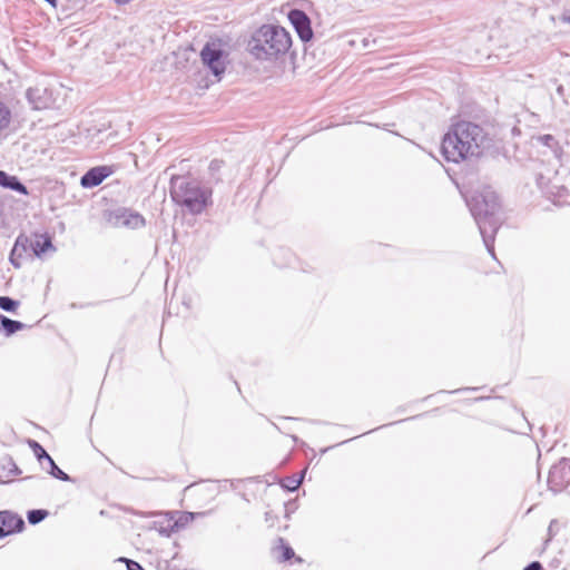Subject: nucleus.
<instances>
[{
  "mask_svg": "<svg viewBox=\"0 0 570 570\" xmlns=\"http://www.w3.org/2000/svg\"><path fill=\"white\" fill-rule=\"evenodd\" d=\"M491 146L488 132L478 124L461 120L453 124L442 140V155L448 161L479 158Z\"/></svg>",
  "mask_w": 570,
  "mask_h": 570,
  "instance_id": "1",
  "label": "nucleus"
},
{
  "mask_svg": "<svg viewBox=\"0 0 570 570\" xmlns=\"http://www.w3.org/2000/svg\"><path fill=\"white\" fill-rule=\"evenodd\" d=\"M468 205L475 223L479 226L488 252L492 257H495L493 242L494 235L501 224L498 195L491 189H484L473 195L468 202Z\"/></svg>",
  "mask_w": 570,
  "mask_h": 570,
  "instance_id": "2",
  "label": "nucleus"
},
{
  "mask_svg": "<svg viewBox=\"0 0 570 570\" xmlns=\"http://www.w3.org/2000/svg\"><path fill=\"white\" fill-rule=\"evenodd\" d=\"M291 46L292 38L283 27L264 24L248 41V51L257 60H274L285 55Z\"/></svg>",
  "mask_w": 570,
  "mask_h": 570,
  "instance_id": "3",
  "label": "nucleus"
},
{
  "mask_svg": "<svg viewBox=\"0 0 570 570\" xmlns=\"http://www.w3.org/2000/svg\"><path fill=\"white\" fill-rule=\"evenodd\" d=\"M170 195L175 203L185 206L193 214H199L207 206L210 193L202 188L200 183L196 179L173 176Z\"/></svg>",
  "mask_w": 570,
  "mask_h": 570,
  "instance_id": "4",
  "label": "nucleus"
},
{
  "mask_svg": "<svg viewBox=\"0 0 570 570\" xmlns=\"http://www.w3.org/2000/svg\"><path fill=\"white\" fill-rule=\"evenodd\" d=\"M26 98L36 110H45L57 107L55 91L42 85H36L26 92Z\"/></svg>",
  "mask_w": 570,
  "mask_h": 570,
  "instance_id": "5",
  "label": "nucleus"
},
{
  "mask_svg": "<svg viewBox=\"0 0 570 570\" xmlns=\"http://www.w3.org/2000/svg\"><path fill=\"white\" fill-rule=\"evenodd\" d=\"M548 482L550 487L560 491L570 484V462L561 461L559 464L553 465L549 472Z\"/></svg>",
  "mask_w": 570,
  "mask_h": 570,
  "instance_id": "6",
  "label": "nucleus"
},
{
  "mask_svg": "<svg viewBox=\"0 0 570 570\" xmlns=\"http://www.w3.org/2000/svg\"><path fill=\"white\" fill-rule=\"evenodd\" d=\"M200 57L204 65H206L216 77L224 73L225 63L220 49L212 48L209 45H206L200 52Z\"/></svg>",
  "mask_w": 570,
  "mask_h": 570,
  "instance_id": "7",
  "label": "nucleus"
},
{
  "mask_svg": "<svg viewBox=\"0 0 570 570\" xmlns=\"http://www.w3.org/2000/svg\"><path fill=\"white\" fill-rule=\"evenodd\" d=\"M288 19L303 41L312 39L313 31L311 28V20L304 11L293 9L288 13Z\"/></svg>",
  "mask_w": 570,
  "mask_h": 570,
  "instance_id": "8",
  "label": "nucleus"
},
{
  "mask_svg": "<svg viewBox=\"0 0 570 570\" xmlns=\"http://www.w3.org/2000/svg\"><path fill=\"white\" fill-rule=\"evenodd\" d=\"M24 527V521L17 513L11 511H0V538L14 532H20Z\"/></svg>",
  "mask_w": 570,
  "mask_h": 570,
  "instance_id": "9",
  "label": "nucleus"
},
{
  "mask_svg": "<svg viewBox=\"0 0 570 570\" xmlns=\"http://www.w3.org/2000/svg\"><path fill=\"white\" fill-rule=\"evenodd\" d=\"M110 174V168L106 166L94 167L81 177L80 184L83 188H92L100 185Z\"/></svg>",
  "mask_w": 570,
  "mask_h": 570,
  "instance_id": "10",
  "label": "nucleus"
},
{
  "mask_svg": "<svg viewBox=\"0 0 570 570\" xmlns=\"http://www.w3.org/2000/svg\"><path fill=\"white\" fill-rule=\"evenodd\" d=\"M30 249L33 252L36 256H40L47 250H53L55 248L51 243V238L48 235L36 234L33 238H31Z\"/></svg>",
  "mask_w": 570,
  "mask_h": 570,
  "instance_id": "11",
  "label": "nucleus"
},
{
  "mask_svg": "<svg viewBox=\"0 0 570 570\" xmlns=\"http://www.w3.org/2000/svg\"><path fill=\"white\" fill-rule=\"evenodd\" d=\"M0 186L28 195L27 187L18 179V177L11 176L3 170H0Z\"/></svg>",
  "mask_w": 570,
  "mask_h": 570,
  "instance_id": "12",
  "label": "nucleus"
},
{
  "mask_svg": "<svg viewBox=\"0 0 570 570\" xmlns=\"http://www.w3.org/2000/svg\"><path fill=\"white\" fill-rule=\"evenodd\" d=\"M538 144L543 145L550 148L553 155L559 158L562 154V148L560 147L558 140L552 135H540L532 138Z\"/></svg>",
  "mask_w": 570,
  "mask_h": 570,
  "instance_id": "13",
  "label": "nucleus"
},
{
  "mask_svg": "<svg viewBox=\"0 0 570 570\" xmlns=\"http://www.w3.org/2000/svg\"><path fill=\"white\" fill-rule=\"evenodd\" d=\"M31 238L20 235L17 237L14 246L10 254V262L14 263V256L22 257L23 254L30 248Z\"/></svg>",
  "mask_w": 570,
  "mask_h": 570,
  "instance_id": "14",
  "label": "nucleus"
},
{
  "mask_svg": "<svg viewBox=\"0 0 570 570\" xmlns=\"http://www.w3.org/2000/svg\"><path fill=\"white\" fill-rule=\"evenodd\" d=\"M121 224L130 228H140L145 225V218L137 213H124Z\"/></svg>",
  "mask_w": 570,
  "mask_h": 570,
  "instance_id": "15",
  "label": "nucleus"
},
{
  "mask_svg": "<svg viewBox=\"0 0 570 570\" xmlns=\"http://www.w3.org/2000/svg\"><path fill=\"white\" fill-rule=\"evenodd\" d=\"M0 322L1 327L6 332V335H12L16 332L22 330L24 327V324L19 321H13L11 318H8L7 316H3L0 314Z\"/></svg>",
  "mask_w": 570,
  "mask_h": 570,
  "instance_id": "16",
  "label": "nucleus"
},
{
  "mask_svg": "<svg viewBox=\"0 0 570 570\" xmlns=\"http://www.w3.org/2000/svg\"><path fill=\"white\" fill-rule=\"evenodd\" d=\"M11 122V110L6 102L0 100V131L7 129Z\"/></svg>",
  "mask_w": 570,
  "mask_h": 570,
  "instance_id": "17",
  "label": "nucleus"
},
{
  "mask_svg": "<svg viewBox=\"0 0 570 570\" xmlns=\"http://www.w3.org/2000/svg\"><path fill=\"white\" fill-rule=\"evenodd\" d=\"M47 462L49 464V468L47 469V472L49 474L61 481H70V476L57 466L52 458H50V460H48Z\"/></svg>",
  "mask_w": 570,
  "mask_h": 570,
  "instance_id": "18",
  "label": "nucleus"
},
{
  "mask_svg": "<svg viewBox=\"0 0 570 570\" xmlns=\"http://www.w3.org/2000/svg\"><path fill=\"white\" fill-rule=\"evenodd\" d=\"M19 306V302L8 296H0V308L6 312H14Z\"/></svg>",
  "mask_w": 570,
  "mask_h": 570,
  "instance_id": "19",
  "label": "nucleus"
},
{
  "mask_svg": "<svg viewBox=\"0 0 570 570\" xmlns=\"http://www.w3.org/2000/svg\"><path fill=\"white\" fill-rule=\"evenodd\" d=\"M48 515V511L46 510H31L28 512V521L31 524H38Z\"/></svg>",
  "mask_w": 570,
  "mask_h": 570,
  "instance_id": "20",
  "label": "nucleus"
},
{
  "mask_svg": "<svg viewBox=\"0 0 570 570\" xmlns=\"http://www.w3.org/2000/svg\"><path fill=\"white\" fill-rule=\"evenodd\" d=\"M30 445L33 450L35 455L39 460L40 463H42V460H50V455L47 453V451L36 441H31Z\"/></svg>",
  "mask_w": 570,
  "mask_h": 570,
  "instance_id": "21",
  "label": "nucleus"
},
{
  "mask_svg": "<svg viewBox=\"0 0 570 570\" xmlns=\"http://www.w3.org/2000/svg\"><path fill=\"white\" fill-rule=\"evenodd\" d=\"M281 549H282V557L281 561H287L294 557V550L285 544L284 539L279 538Z\"/></svg>",
  "mask_w": 570,
  "mask_h": 570,
  "instance_id": "22",
  "label": "nucleus"
},
{
  "mask_svg": "<svg viewBox=\"0 0 570 570\" xmlns=\"http://www.w3.org/2000/svg\"><path fill=\"white\" fill-rule=\"evenodd\" d=\"M120 560L125 561L127 563L128 570H144V568L138 562H136L134 560H128L125 558H121Z\"/></svg>",
  "mask_w": 570,
  "mask_h": 570,
  "instance_id": "23",
  "label": "nucleus"
},
{
  "mask_svg": "<svg viewBox=\"0 0 570 570\" xmlns=\"http://www.w3.org/2000/svg\"><path fill=\"white\" fill-rule=\"evenodd\" d=\"M523 570H543V567L539 561H533L530 564H528Z\"/></svg>",
  "mask_w": 570,
  "mask_h": 570,
  "instance_id": "24",
  "label": "nucleus"
},
{
  "mask_svg": "<svg viewBox=\"0 0 570 570\" xmlns=\"http://www.w3.org/2000/svg\"><path fill=\"white\" fill-rule=\"evenodd\" d=\"M301 484V479L299 480H293V481H289V484L286 485L289 490H296Z\"/></svg>",
  "mask_w": 570,
  "mask_h": 570,
  "instance_id": "25",
  "label": "nucleus"
},
{
  "mask_svg": "<svg viewBox=\"0 0 570 570\" xmlns=\"http://www.w3.org/2000/svg\"><path fill=\"white\" fill-rule=\"evenodd\" d=\"M21 258H22V257H19L18 255H16V256H14V263H12V265H13L14 267H20V265H21L20 259H21Z\"/></svg>",
  "mask_w": 570,
  "mask_h": 570,
  "instance_id": "26",
  "label": "nucleus"
},
{
  "mask_svg": "<svg viewBox=\"0 0 570 570\" xmlns=\"http://www.w3.org/2000/svg\"><path fill=\"white\" fill-rule=\"evenodd\" d=\"M131 0H115L116 3L118 4H126V3H129Z\"/></svg>",
  "mask_w": 570,
  "mask_h": 570,
  "instance_id": "27",
  "label": "nucleus"
},
{
  "mask_svg": "<svg viewBox=\"0 0 570 570\" xmlns=\"http://www.w3.org/2000/svg\"><path fill=\"white\" fill-rule=\"evenodd\" d=\"M556 523H557V521H556V520H552V521L550 522V525H549V531H550V532H551V528H553V525H554Z\"/></svg>",
  "mask_w": 570,
  "mask_h": 570,
  "instance_id": "28",
  "label": "nucleus"
}]
</instances>
